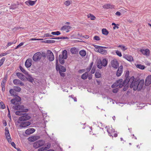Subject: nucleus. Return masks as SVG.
Masks as SVG:
<instances>
[{
	"instance_id": "53",
	"label": "nucleus",
	"mask_w": 151,
	"mask_h": 151,
	"mask_svg": "<svg viewBox=\"0 0 151 151\" xmlns=\"http://www.w3.org/2000/svg\"><path fill=\"white\" fill-rule=\"evenodd\" d=\"M126 10H127L126 9L123 8L120 10V11L121 12H122L124 14L126 12Z\"/></svg>"
},
{
	"instance_id": "47",
	"label": "nucleus",
	"mask_w": 151,
	"mask_h": 151,
	"mask_svg": "<svg viewBox=\"0 0 151 151\" xmlns=\"http://www.w3.org/2000/svg\"><path fill=\"white\" fill-rule=\"evenodd\" d=\"M19 68L21 70L23 73H27V71L24 69V68H23L21 66H20Z\"/></svg>"
},
{
	"instance_id": "28",
	"label": "nucleus",
	"mask_w": 151,
	"mask_h": 151,
	"mask_svg": "<svg viewBox=\"0 0 151 151\" xmlns=\"http://www.w3.org/2000/svg\"><path fill=\"white\" fill-rule=\"evenodd\" d=\"M70 52L73 54H77L78 52L77 49L75 47H73L70 49Z\"/></svg>"
},
{
	"instance_id": "26",
	"label": "nucleus",
	"mask_w": 151,
	"mask_h": 151,
	"mask_svg": "<svg viewBox=\"0 0 151 151\" xmlns=\"http://www.w3.org/2000/svg\"><path fill=\"white\" fill-rule=\"evenodd\" d=\"M107 131L109 135L111 136H112L111 134L112 133L114 132V129H112V127H111L107 129Z\"/></svg>"
},
{
	"instance_id": "5",
	"label": "nucleus",
	"mask_w": 151,
	"mask_h": 151,
	"mask_svg": "<svg viewBox=\"0 0 151 151\" xmlns=\"http://www.w3.org/2000/svg\"><path fill=\"white\" fill-rule=\"evenodd\" d=\"M107 60L106 59H103L102 61L101 60H99L97 62V67L99 69H101L102 66H106L107 64Z\"/></svg>"
},
{
	"instance_id": "16",
	"label": "nucleus",
	"mask_w": 151,
	"mask_h": 151,
	"mask_svg": "<svg viewBox=\"0 0 151 151\" xmlns=\"http://www.w3.org/2000/svg\"><path fill=\"white\" fill-rule=\"evenodd\" d=\"M32 60L30 58H29L25 62V66L27 68L30 67L32 65Z\"/></svg>"
},
{
	"instance_id": "57",
	"label": "nucleus",
	"mask_w": 151,
	"mask_h": 151,
	"mask_svg": "<svg viewBox=\"0 0 151 151\" xmlns=\"http://www.w3.org/2000/svg\"><path fill=\"white\" fill-rule=\"evenodd\" d=\"M59 72L61 76L63 77L65 76L64 73H62L63 72H60V71H59Z\"/></svg>"
},
{
	"instance_id": "24",
	"label": "nucleus",
	"mask_w": 151,
	"mask_h": 151,
	"mask_svg": "<svg viewBox=\"0 0 151 151\" xmlns=\"http://www.w3.org/2000/svg\"><path fill=\"white\" fill-rule=\"evenodd\" d=\"M97 52L106 55L107 53V51L100 48L98 49Z\"/></svg>"
},
{
	"instance_id": "4",
	"label": "nucleus",
	"mask_w": 151,
	"mask_h": 151,
	"mask_svg": "<svg viewBox=\"0 0 151 151\" xmlns=\"http://www.w3.org/2000/svg\"><path fill=\"white\" fill-rule=\"evenodd\" d=\"M22 115L18 119L17 121L18 123H21V122L28 120L31 118V116L28 114L25 113Z\"/></svg>"
},
{
	"instance_id": "29",
	"label": "nucleus",
	"mask_w": 151,
	"mask_h": 151,
	"mask_svg": "<svg viewBox=\"0 0 151 151\" xmlns=\"http://www.w3.org/2000/svg\"><path fill=\"white\" fill-rule=\"evenodd\" d=\"M37 137H38L37 136H33L29 137V141L31 142H34L38 139Z\"/></svg>"
},
{
	"instance_id": "8",
	"label": "nucleus",
	"mask_w": 151,
	"mask_h": 151,
	"mask_svg": "<svg viewBox=\"0 0 151 151\" xmlns=\"http://www.w3.org/2000/svg\"><path fill=\"white\" fill-rule=\"evenodd\" d=\"M45 144L44 141L42 140H39L35 142L33 144V147L36 149L42 146Z\"/></svg>"
},
{
	"instance_id": "43",
	"label": "nucleus",
	"mask_w": 151,
	"mask_h": 151,
	"mask_svg": "<svg viewBox=\"0 0 151 151\" xmlns=\"http://www.w3.org/2000/svg\"><path fill=\"white\" fill-rule=\"evenodd\" d=\"M118 47H120L121 49L123 51H125L126 49H127V48L125 46L122 45H119L118 46Z\"/></svg>"
},
{
	"instance_id": "32",
	"label": "nucleus",
	"mask_w": 151,
	"mask_h": 151,
	"mask_svg": "<svg viewBox=\"0 0 151 151\" xmlns=\"http://www.w3.org/2000/svg\"><path fill=\"white\" fill-rule=\"evenodd\" d=\"M79 54L81 55L84 57L86 55V52L85 50H82L80 51Z\"/></svg>"
},
{
	"instance_id": "20",
	"label": "nucleus",
	"mask_w": 151,
	"mask_h": 151,
	"mask_svg": "<svg viewBox=\"0 0 151 151\" xmlns=\"http://www.w3.org/2000/svg\"><path fill=\"white\" fill-rule=\"evenodd\" d=\"M35 130L34 128H29L25 131V133L27 134H30L34 132Z\"/></svg>"
},
{
	"instance_id": "33",
	"label": "nucleus",
	"mask_w": 151,
	"mask_h": 151,
	"mask_svg": "<svg viewBox=\"0 0 151 151\" xmlns=\"http://www.w3.org/2000/svg\"><path fill=\"white\" fill-rule=\"evenodd\" d=\"M88 18H91V20H94L96 19V17L93 15L90 14L88 15Z\"/></svg>"
},
{
	"instance_id": "36",
	"label": "nucleus",
	"mask_w": 151,
	"mask_h": 151,
	"mask_svg": "<svg viewBox=\"0 0 151 151\" xmlns=\"http://www.w3.org/2000/svg\"><path fill=\"white\" fill-rule=\"evenodd\" d=\"M136 67L137 68L142 70L144 69L145 68V66L144 65H142L141 64H137Z\"/></svg>"
},
{
	"instance_id": "14",
	"label": "nucleus",
	"mask_w": 151,
	"mask_h": 151,
	"mask_svg": "<svg viewBox=\"0 0 151 151\" xmlns=\"http://www.w3.org/2000/svg\"><path fill=\"white\" fill-rule=\"evenodd\" d=\"M151 83V76H148L146 78L145 82V85L146 86H149Z\"/></svg>"
},
{
	"instance_id": "27",
	"label": "nucleus",
	"mask_w": 151,
	"mask_h": 151,
	"mask_svg": "<svg viewBox=\"0 0 151 151\" xmlns=\"http://www.w3.org/2000/svg\"><path fill=\"white\" fill-rule=\"evenodd\" d=\"M36 1H32L31 0H29L26 1L25 2V3L27 5H28V4H29V5L32 6L35 4Z\"/></svg>"
},
{
	"instance_id": "50",
	"label": "nucleus",
	"mask_w": 151,
	"mask_h": 151,
	"mask_svg": "<svg viewBox=\"0 0 151 151\" xmlns=\"http://www.w3.org/2000/svg\"><path fill=\"white\" fill-rule=\"evenodd\" d=\"M94 39L96 40L99 41V40L100 39V37L97 36H95L94 37Z\"/></svg>"
},
{
	"instance_id": "22",
	"label": "nucleus",
	"mask_w": 151,
	"mask_h": 151,
	"mask_svg": "<svg viewBox=\"0 0 151 151\" xmlns=\"http://www.w3.org/2000/svg\"><path fill=\"white\" fill-rule=\"evenodd\" d=\"M17 76L21 80L23 81L25 78V76L22 73H17Z\"/></svg>"
},
{
	"instance_id": "18",
	"label": "nucleus",
	"mask_w": 151,
	"mask_h": 151,
	"mask_svg": "<svg viewBox=\"0 0 151 151\" xmlns=\"http://www.w3.org/2000/svg\"><path fill=\"white\" fill-rule=\"evenodd\" d=\"M71 28V27L70 26L65 25L61 27V29L62 30L66 32H68L69 31V29Z\"/></svg>"
},
{
	"instance_id": "13",
	"label": "nucleus",
	"mask_w": 151,
	"mask_h": 151,
	"mask_svg": "<svg viewBox=\"0 0 151 151\" xmlns=\"http://www.w3.org/2000/svg\"><path fill=\"white\" fill-rule=\"evenodd\" d=\"M123 71V67L122 65H121L119 67L116 73V76L117 77L120 76L122 73Z\"/></svg>"
},
{
	"instance_id": "45",
	"label": "nucleus",
	"mask_w": 151,
	"mask_h": 151,
	"mask_svg": "<svg viewBox=\"0 0 151 151\" xmlns=\"http://www.w3.org/2000/svg\"><path fill=\"white\" fill-rule=\"evenodd\" d=\"M5 60V58L3 57L0 60V67L3 64Z\"/></svg>"
},
{
	"instance_id": "6",
	"label": "nucleus",
	"mask_w": 151,
	"mask_h": 151,
	"mask_svg": "<svg viewBox=\"0 0 151 151\" xmlns=\"http://www.w3.org/2000/svg\"><path fill=\"white\" fill-rule=\"evenodd\" d=\"M13 108L17 110H20L24 112H27L29 109H25L23 105H14L13 106Z\"/></svg>"
},
{
	"instance_id": "31",
	"label": "nucleus",
	"mask_w": 151,
	"mask_h": 151,
	"mask_svg": "<svg viewBox=\"0 0 151 151\" xmlns=\"http://www.w3.org/2000/svg\"><path fill=\"white\" fill-rule=\"evenodd\" d=\"M27 80L31 82H32L34 81V79L32 77L29 75H28L27 78Z\"/></svg>"
},
{
	"instance_id": "15",
	"label": "nucleus",
	"mask_w": 151,
	"mask_h": 151,
	"mask_svg": "<svg viewBox=\"0 0 151 151\" xmlns=\"http://www.w3.org/2000/svg\"><path fill=\"white\" fill-rule=\"evenodd\" d=\"M19 123L20 124L19 127H26L29 125L31 124V123L29 122H21V123Z\"/></svg>"
},
{
	"instance_id": "34",
	"label": "nucleus",
	"mask_w": 151,
	"mask_h": 151,
	"mask_svg": "<svg viewBox=\"0 0 151 151\" xmlns=\"http://www.w3.org/2000/svg\"><path fill=\"white\" fill-rule=\"evenodd\" d=\"M102 32V34L106 35H107L109 33L108 31L106 29H103Z\"/></svg>"
},
{
	"instance_id": "42",
	"label": "nucleus",
	"mask_w": 151,
	"mask_h": 151,
	"mask_svg": "<svg viewBox=\"0 0 151 151\" xmlns=\"http://www.w3.org/2000/svg\"><path fill=\"white\" fill-rule=\"evenodd\" d=\"M5 106L2 102H0V108L3 109H5Z\"/></svg>"
},
{
	"instance_id": "55",
	"label": "nucleus",
	"mask_w": 151,
	"mask_h": 151,
	"mask_svg": "<svg viewBox=\"0 0 151 151\" xmlns=\"http://www.w3.org/2000/svg\"><path fill=\"white\" fill-rule=\"evenodd\" d=\"M9 142V143L10 142V143H11V145L13 147H14V148H16V145H15V144L14 143V142H11H11L10 141Z\"/></svg>"
},
{
	"instance_id": "30",
	"label": "nucleus",
	"mask_w": 151,
	"mask_h": 151,
	"mask_svg": "<svg viewBox=\"0 0 151 151\" xmlns=\"http://www.w3.org/2000/svg\"><path fill=\"white\" fill-rule=\"evenodd\" d=\"M88 74L87 72H85L83 73L81 76V78L82 79L85 80L88 77Z\"/></svg>"
},
{
	"instance_id": "56",
	"label": "nucleus",
	"mask_w": 151,
	"mask_h": 151,
	"mask_svg": "<svg viewBox=\"0 0 151 151\" xmlns=\"http://www.w3.org/2000/svg\"><path fill=\"white\" fill-rule=\"evenodd\" d=\"M8 54H9V53H8V52H6V53H1L0 55V57H2L3 56H5Z\"/></svg>"
},
{
	"instance_id": "41",
	"label": "nucleus",
	"mask_w": 151,
	"mask_h": 151,
	"mask_svg": "<svg viewBox=\"0 0 151 151\" xmlns=\"http://www.w3.org/2000/svg\"><path fill=\"white\" fill-rule=\"evenodd\" d=\"M14 90L15 91L19 92L21 91V88L18 86H14Z\"/></svg>"
},
{
	"instance_id": "37",
	"label": "nucleus",
	"mask_w": 151,
	"mask_h": 151,
	"mask_svg": "<svg viewBox=\"0 0 151 151\" xmlns=\"http://www.w3.org/2000/svg\"><path fill=\"white\" fill-rule=\"evenodd\" d=\"M95 77L99 78L101 77V74L99 72H96L95 74Z\"/></svg>"
},
{
	"instance_id": "11",
	"label": "nucleus",
	"mask_w": 151,
	"mask_h": 151,
	"mask_svg": "<svg viewBox=\"0 0 151 151\" xmlns=\"http://www.w3.org/2000/svg\"><path fill=\"white\" fill-rule=\"evenodd\" d=\"M47 57L49 60L52 61L54 60V57L53 53L51 50H48L47 51Z\"/></svg>"
},
{
	"instance_id": "12",
	"label": "nucleus",
	"mask_w": 151,
	"mask_h": 151,
	"mask_svg": "<svg viewBox=\"0 0 151 151\" xmlns=\"http://www.w3.org/2000/svg\"><path fill=\"white\" fill-rule=\"evenodd\" d=\"M111 64L112 66L115 68L116 69L119 67L118 62L116 59H114L111 61Z\"/></svg>"
},
{
	"instance_id": "49",
	"label": "nucleus",
	"mask_w": 151,
	"mask_h": 151,
	"mask_svg": "<svg viewBox=\"0 0 151 151\" xmlns=\"http://www.w3.org/2000/svg\"><path fill=\"white\" fill-rule=\"evenodd\" d=\"M70 2L69 1H66L64 2V4L65 5L67 6H69V5H70Z\"/></svg>"
},
{
	"instance_id": "54",
	"label": "nucleus",
	"mask_w": 151,
	"mask_h": 151,
	"mask_svg": "<svg viewBox=\"0 0 151 151\" xmlns=\"http://www.w3.org/2000/svg\"><path fill=\"white\" fill-rule=\"evenodd\" d=\"M52 36H53L50 35L49 33H46L44 35V37H51Z\"/></svg>"
},
{
	"instance_id": "40",
	"label": "nucleus",
	"mask_w": 151,
	"mask_h": 151,
	"mask_svg": "<svg viewBox=\"0 0 151 151\" xmlns=\"http://www.w3.org/2000/svg\"><path fill=\"white\" fill-rule=\"evenodd\" d=\"M22 112L21 111H18L16 112L15 114L17 115H22L23 114Z\"/></svg>"
},
{
	"instance_id": "25",
	"label": "nucleus",
	"mask_w": 151,
	"mask_h": 151,
	"mask_svg": "<svg viewBox=\"0 0 151 151\" xmlns=\"http://www.w3.org/2000/svg\"><path fill=\"white\" fill-rule=\"evenodd\" d=\"M114 7V5H112L110 4H105L103 6V7L104 8L106 9H108L110 8L112 9Z\"/></svg>"
},
{
	"instance_id": "1",
	"label": "nucleus",
	"mask_w": 151,
	"mask_h": 151,
	"mask_svg": "<svg viewBox=\"0 0 151 151\" xmlns=\"http://www.w3.org/2000/svg\"><path fill=\"white\" fill-rule=\"evenodd\" d=\"M139 81L134 80V78L133 76H132L130 78L128 77H127L125 79V82H127V84L130 85V87L131 88H133L134 90L135 86H137L139 85Z\"/></svg>"
},
{
	"instance_id": "35",
	"label": "nucleus",
	"mask_w": 151,
	"mask_h": 151,
	"mask_svg": "<svg viewBox=\"0 0 151 151\" xmlns=\"http://www.w3.org/2000/svg\"><path fill=\"white\" fill-rule=\"evenodd\" d=\"M126 59L128 61H131L133 60V57L131 56H127L126 57Z\"/></svg>"
},
{
	"instance_id": "52",
	"label": "nucleus",
	"mask_w": 151,
	"mask_h": 151,
	"mask_svg": "<svg viewBox=\"0 0 151 151\" xmlns=\"http://www.w3.org/2000/svg\"><path fill=\"white\" fill-rule=\"evenodd\" d=\"M45 150H46L45 147H42L38 149V151H44Z\"/></svg>"
},
{
	"instance_id": "61",
	"label": "nucleus",
	"mask_w": 151,
	"mask_h": 151,
	"mask_svg": "<svg viewBox=\"0 0 151 151\" xmlns=\"http://www.w3.org/2000/svg\"><path fill=\"white\" fill-rule=\"evenodd\" d=\"M94 47H96L97 49H98L99 48H100V47L101 46H98L97 45H94Z\"/></svg>"
},
{
	"instance_id": "58",
	"label": "nucleus",
	"mask_w": 151,
	"mask_h": 151,
	"mask_svg": "<svg viewBox=\"0 0 151 151\" xmlns=\"http://www.w3.org/2000/svg\"><path fill=\"white\" fill-rule=\"evenodd\" d=\"M13 44L12 42H8L6 45V46L7 47H8L12 45Z\"/></svg>"
},
{
	"instance_id": "39",
	"label": "nucleus",
	"mask_w": 151,
	"mask_h": 151,
	"mask_svg": "<svg viewBox=\"0 0 151 151\" xmlns=\"http://www.w3.org/2000/svg\"><path fill=\"white\" fill-rule=\"evenodd\" d=\"M45 42L48 43H53L55 42V41L52 40H47L45 41Z\"/></svg>"
},
{
	"instance_id": "51",
	"label": "nucleus",
	"mask_w": 151,
	"mask_h": 151,
	"mask_svg": "<svg viewBox=\"0 0 151 151\" xmlns=\"http://www.w3.org/2000/svg\"><path fill=\"white\" fill-rule=\"evenodd\" d=\"M119 90V89L118 88H114L112 90V92L114 93H117Z\"/></svg>"
},
{
	"instance_id": "48",
	"label": "nucleus",
	"mask_w": 151,
	"mask_h": 151,
	"mask_svg": "<svg viewBox=\"0 0 151 151\" xmlns=\"http://www.w3.org/2000/svg\"><path fill=\"white\" fill-rule=\"evenodd\" d=\"M116 54L119 57H121L122 56V55L121 54V52L117 50L116 52Z\"/></svg>"
},
{
	"instance_id": "21",
	"label": "nucleus",
	"mask_w": 151,
	"mask_h": 151,
	"mask_svg": "<svg viewBox=\"0 0 151 151\" xmlns=\"http://www.w3.org/2000/svg\"><path fill=\"white\" fill-rule=\"evenodd\" d=\"M56 69L57 70H59V71H60L63 72H64L66 71V68L64 66L62 65H60L59 67H56Z\"/></svg>"
},
{
	"instance_id": "46",
	"label": "nucleus",
	"mask_w": 151,
	"mask_h": 151,
	"mask_svg": "<svg viewBox=\"0 0 151 151\" xmlns=\"http://www.w3.org/2000/svg\"><path fill=\"white\" fill-rule=\"evenodd\" d=\"M46 146L45 147L46 150H47L49 149L50 147V143H48L47 144H45Z\"/></svg>"
},
{
	"instance_id": "2",
	"label": "nucleus",
	"mask_w": 151,
	"mask_h": 151,
	"mask_svg": "<svg viewBox=\"0 0 151 151\" xmlns=\"http://www.w3.org/2000/svg\"><path fill=\"white\" fill-rule=\"evenodd\" d=\"M122 81L123 80L122 79H120L116 81L115 83L112 85L111 87L113 88H114L119 86V88H122L123 86H125L127 84V82H125V79L123 82H122Z\"/></svg>"
},
{
	"instance_id": "60",
	"label": "nucleus",
	"mask_w": 151,
	"mask_h": 151,
	"mask_svg": "<svg viewBox=\"0 0 151 151\" xmlns=\"http://www.w3.org/2000/svg\"><path fill=\"white\" fill-rule=\"evenodd\" d=\"M51 39H57V40L61 39V37L52 38Z\"/></svg>"
},
{
	"instance_id": "63",
	"label": "nucleus",
	"mask_w": 151,
	"mask_h": 151,
	"mask_svg": "<svg viewBox=\"0 0 151 151\" xmlns=\"http://www.w3.org/2000/svg\"><path fill=\"white\" fill-rule=\"evenodd\" d=\"M68 38L67 37H61V39H68Z\"/></svg>"
},
{
	"instance_id": "19",
	"label": "nucleus",
	"mask_w": 151,
	"mask_h": 151,
	"mask_svg": "<svg viewBox=\"0 0 151 151\" xmlns=\"http://www.w3.org/2000/svg\"><path fill=\"white\" fill-rule=\"evenodd\" d=\"M140 52L143 55L146 56L149 55L150 52V50L148 49L141 50Z\"/></svg>"
},
{
	"instance_id": "64",
	"label": "nucleus",
	"mask_w": 151,
	"mask_h": 151,
	"mask_svg": "<svg viewBox=\"0 0 151 151\" xmlns=\"http://www.w3.org/2000/svg\"><path fill=\"white\" fill-rule=\"evenodd\" d=\"M5 81H4V82H2L1 84V87H5Z\"/></svg>"
},
{
	"instance_id": "44",
	"label": "nucleus",
	"mask_w": 151,
	"mask_h": 151,
	"mask_svg": "<svg viewBox=\"0 0 151 151\" xmlns=\"http://www.w3.org/2000/svg\"><path fill=\"white\" fill-rule=\"evenodd\" d=\"M51 34L52 35H59L60 34V33L59 31H57L56 32H52Z\"/></svg>"
},
{
	"instance_id": "23",
	"label": "nucleus",
	"mask_w": 151,
	"mask_h": 151,
	"mask_svg": "<svg viewBox=\"0 0 151 151\" xmlns=\"http://www.w3.org/2000/svg\"><path fill=\"white\" fill-rule=\"evenodd\" d=\"M5 134L6 138L8 140V142H9L10 141L11 142V137L10 136V134L9 133V132H5Z\"/></svg>"
},
{
	"instance_id": "3",
	"label": "nucleus",
	"mask_w": 151,
	"mask_h": 151,
	"mask_svg": "<svg viewBox=\"0 0 151 151\" xmlns=\"http://www.w3.org/2000/svg\"><path fill=\"white\" fill-rule=\"evenodd\" d=\"M68 57L67 52L66 50H64L62 55H60L59 56V61L61 64H63L65 63L64 59H66Z\"/></svg>"
},
{
	"instance_id": "17",
	"label": "nucleus",
	"mask_w": 151,
	"mask_h": 151,
	"mask_svg": "<svg viewBox=\"0 0 151 151\" xmlns=\"http://www.w3.org/2000/svg\"><path fill=\"white\" fill-rule=\"evenodd\" d=\"M14 83L16 85H19L20 86H23L24 85V83L20 80L19 79H14L13 81Z\"/></svg>"
},
{
	"instance_id": "59",
	"label": "nucleus",
	"mask_w": 151,
	"mask_h": 151,
	"mask_svg": "<svg viewBox=\"0 0 151 151\" xmlns=\"http://www.w3.org/2000/svg\"><path fill=\"white\" fill-rule=\"evenodd\" d=\"M95 68H94L93 67L91 70V73L92 74H93L95 73Z\"/></svg>"
},
{
	"instance_id": "7",
	"label": "nucleus",
	"mask_w": 151,
	"mask_h": 151,
	"mask_svg": "<svg viewBox=\"0 0 151 151\" xmlns=\"http://www.w3.org/2000/svg\"><path fill=\"white\" fill-rule=\"evenodd\" d=\"M144 80L142 79L139 81V85L137 86H135L134 87V90L136 91L137 90L138 91H140L143 88L144 84Z\"/></svg>"
},
{
	"instance_id": "9",
	"label": "nucleus",
	"mask_w": 151,
	"mask_h": 151,
	"mask_svg": "<svg viewBox=\"0 0 151 151\" xmlns=\"http://www.w3.org/2000/svg\"><path fill=\"white\" fill-rule=\"evenodd\" d=\"M21 101V98L17 96H16L15 98L12 99L11 101V103L14 105L19 104Z\"/></svg>"
},
{
	"instance_id": "10",
	"label": "nucleus",
	"mask_w": 151,
	"mask_h": 151,
	"mask_svg": "<svg viewBox=\"0 0 151 151\" xmlns=\"http://www.w3.org/2000/svg\"><path fill=\"white\" fill-rule=\"evenodd\" d=\"M42 55L40 52L36 53L33 56L32 58L34 61H37L40 60Z\"/></svg>"
},
{
	"instance_id": "38",
	"label": "nucleus",
	"mask_w": 151,
	"mask_h": 151,
	"mask_svg": "<svg viewBox=\"0 0 151 151\" xmlns=\"http://www.w3.org/2000/svg\"><path fill=\"white\" fill-rule=\"evenodd\" d=\"M9 92L11 95L13 96L15 95V92L14 91V89H11L9 91Z\"/></svg>"
},
{
	"instance_id": "62",
	"label": "nucleus",
	"mask_w": 151,
	"mask_h": 151,
	"mask_svg": "<svg viewBox=\"0 0 151 151\" xmlns=\"http://www.w3.org/2000/svg\"><path fill=\"white\" fill-rule=\"evenodd\" d=\"M116 14L117 16H119L121 15L120 13L119 12H117L116 13Z\"/></svg>"
}]
</instances>
